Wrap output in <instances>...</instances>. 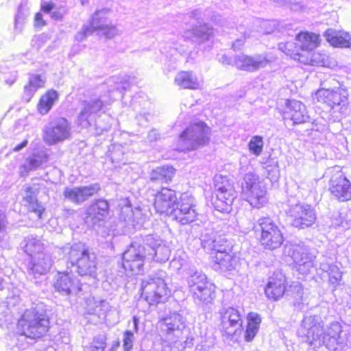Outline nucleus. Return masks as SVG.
<instances>
[{
    "mask_svg": "<svg viewBox=\"0 0 351 351\" xmlns=\"http://www.w3.org/2000/svg\"><path fill=\"white\" fill-rule=\"evenodd\" d=\"M295 42L285 41L278 44V49L291 59L300 64L315 66L325 64L324 56L314 50L320 47L322 39L319 34L300 31L295 35Z\"/></svg>",
    "mask_w": 351,
    "mask_h": 351,
    "instance_id": "1",
    "label": "nucleus"
},
{
    "mask_svg": "<svg viewBox=\"0 0 351 351\" xmlns=\"http://www.w3.org/2000/svg\"><path fill=\"white\" fill-rule=\"evenodd\" d=\"M16 328L19 335L37 341L47 336L51 319L46 311L32 307L23 311L17 320Z\"/></svg>",
    "mask_w": 351,
    "mask_h": 351,
    "instance_id": "2",
    "label": "nucleus"
},
{
    "mask_svg": "<svg viewBox=\"0 0 351 351\" xmlns=\"http://www.w3.org/2000/svg\"><path fill=\"white\" fill-rule=\"evenodd\" d=\"M203 248L210 254L213 265L223 271L235 270L239 258L233 251L231 243L221 236L208 238L203 241Z\"/></svg>",
    "mask_w": 351,
    "mask_h": 351,
    "instance_id": "3",
    "label": "nucleus"
},
{
    "mask_svg": "<svg viewBox=\"0 0 351 351\" xmlns=\"http://www.w3.org/2000/svg\"><path fill=\"white\" fill-rule=\"evenodd\" d=\"M252 232L257 243L264 250H276L284 243L285 237L282 230L269 216L260 217L254 223Z\"/></svg>",
    "mask_w": 351,
    "mask_h": 351,
    "instance_id": "4",
    "label": "nucleus"
},
{
    "mask_svg": "<svg viewBox=\"0 0 351 351\" xmlns=\"http://www.w3.org/2000/svg\"><path fill=\"white\" fill-rule=\"evenodd\" d=\"M67 264L76 269L80 276L96 278L97 276V261L86 244L77 243L72 245L67 256Z\"/></svg>",
    "mask_w": 351,
    "mask_h": 351,
    "instance_id": "5",
    "label": "nucleus"
},
{
    "mask_svg": "<svg viewBox=\"0 0 351 351\" xmlns=\"http://www.w3.org/2000/svg\"><path fill=\"white\" fill-rule=\"evenodd\" d=\"M210 128L204 121L191 123L179 135L178 143L181 152H191L208 144Z\"/></svg>",
    "mask_w": 351,
    "mask_h": 351,
    "instance_id": "6",
    "label": "nucleus"
},
{
    "mask_svg": "<svg viewBox=\"0 0 351 351\" xmlns=\"http://www.w3.org/2000/svg\"><path fill=\"white\" fill-rule=\"evenodd\" d=\"M211 204L215 209L221 213H229L236 198L234 184L226 176H216L213 182Z\"/></svg>",
    "mask_w": 351,
    "mask_h": 351,
    "instance_id": "7",
    "label": "nucleus"
},
{
    "mask_svg": "<svg viewBox=\"0 0 351 351\" xmlns=\"http://www.w3.org/2000/svg\"><path fill=\"white\" fill-rule=\"evenodd\" d=\"M140 295L149 306H156L166 302L171 292L163 278L152 276L142 281Z\"/></svg>",
    "mask_w": 351,
    "mask_h": 351,
    "instance_id": "8",
    "label": "nucleus"
},
{
    "mask_svg": "<svg viewBox=\"0 0 351 351\" xmlns=\"http://www.w3.org/2000/svg\"><path fill=\"white\" fill-rule=\"evenodd\" d=\"M110 19V10L100 9L96 10L90 17L88 23L83 25L78 36L81 40L84 39L94 32H100L106 38H112L117 34L116 27L107 22Z\"/></svg>",
    "mask_w": 351,
    "mask_h": 351,
    "instance_id": "9",
    "label": "nucleus"
},
{
    "mask_svg": "<svg viewBox=\"0 0 351 351\" xmlns=\"http://www.w3.org/2000/svg\"><path fill=\"white\" fill-rule=\"evenodd\" d=\"M147 255H156L154 246L131 243L123 254L122 266L126 271H138L143 268Z\"/></svg>",
    "mask_w": 351,
    "mask_h": 351,
    "instance_id": "10",
    "label": "nucleus"
},
{
    "mask_svg": "<svg viewBox=\"0 0 351 351\" xmlns=\"http://www.w3.org/2000/svg\"><path fill=\"white\" fill-rule=\"evenodd\" d=\"M219 329L228 338L239 336L243 330V315L240 311L230 306L219 312Z\"/></svg>",
    "mask_w": 351,
    "mask_h": 351,
    "instance_id": "11",
    "label": "nucleus"
},
{
    "mask_svg": "<svg viewBox=\"0 0 351 351\" xmlns=\"http://www.w3.org/2000/svg\"><path fill=\"white\" fill-rule=\"evenodd\" d=\"M241 193L252 208H261L267 203V191L261 186L258 176L249 173L244 177Z\"/></svg>",
    "mask_w": 351,
    "mask_h": 351,
    "instance_id": "12",
    "label": "nucleus"
},
{
    "mask_svg": "<svg viewBox=\"0 0 351 351\" xmlns=\"http://www.w3.org/2000/svg\"><path fill=\"white\" fill-rule=\"evenodd\" d=\"M328 191L339 202L351 200V182L341 169L334 167L330 170Z\"/></svg>",
    "mask_w": 351,
    "mask_h": 351,
    "instance_id": "13",
    "label": "nucleus"
},
{
    "mask_svg": "<svg viewBox=\"0 0 351 351\" xmlns=\"http://www.w3.org/2000/svg\"><path fill=\"white\" fill-rule=\"evenodd\" d=\"M167 216L182 225H187L195 221L198 213L195 209L194 198L187 193H182L179 201Z\"/></svg>",
    "mask_w": 351,
    "mask_h": 351,
    "instance_id": "14",
    "label": "nucleus"
},
{
    "mask_svg": "<svg viewBox=\"0 0 351 351\" xmlns=\"http://www.w3.org/2000/svg\"><path fill=\"white\" fill-rule=\"evenodd\" d=\"M292 226L298 229H304L313 226L316 221V213L309 204L298 203L291 205L287 211Z\"/></svg>",
    "mask_w": 351,
    "mask_h": 351,
    "instance_id": "15",
    "label": "nucleus"
},
{
    "mask_svg": "<svg viewBox=\"0 0 351 351\" xmlns=\"http://www.w3.org/2000/svg\"><path fill=\"white\" fill-rule=\"evenodd\" d=\"M190 287L193 298L202 304H210L216 298V286L205 274H195Z\"/></svg>",
    "mask_w": 351,
    "mask_h": 351,
    "instance_id": "16",
    "label": "nucleus"
},
{
    "mask_svg": "<svg viewBox=\"0 0 351 351\" xmlns=\"http://www.w3.org/2000/svg\"><path fill=\"white\" fill-rule=\"evenodd\" d=\"M55 291L63 295H77L82 291V284L71 272L58 271L53 285Z\"/></svg>",
    "mask_w": 351,
    "mask_h": 351,
    "instance_id": "17",
    "label": "nucleus"
},
{
    "mask_svg": "<svg viewBox=\"0 0 351 351\" xmlns=\"http://www.w3.org/2000/svg\"><path fill=\"white\" fill-rule=\"evenodd\" d=\"M281 114L283 119L291 121L294 125L304 124L310 119L304 104L296 99H287Z\"/></svg>",
    "mask_w": 351,
    "mask_h": 351,
    "instance_id": "18",
    "label": "nucleus"
},
{
    "mask_svg": "<svg viewBox=\"0 0 351 351\" xmlns=\"http://www.w3.org/2000/svg\"><path fill=\"white\" fill-rule=\"evenodd\" d=\"M289 287L285 274L282 271H275L269 278L264 289V293L267 299L277 301L284 297Z\"/></svg>",
    "mask_w": 351,
    "mask_h": 351,
    "instance_id": "19",
    "label": "nucleus"
},
{
    "mask_svg": "<svg viewBox=\"0 0 351 351\" xmlns=\"http://www.w3.org/2000/svg\"><path fill=\"white\" fill-rule=\"evenodd\" d=\"M178 201L175 190L162 187L155 193L153 205L157 213L168 215Z\"/></svg>",
    "mask_w": 351,
    "mask_h": 351,
    "instance_id": "20",
    "label": "nucleus"
},
{
    "mask_svg": "<svg viewBox=\"0 0 351 351\" xmlns=\"http://www.w3.org/2000/svg\"><path fill=\"white\" fill-rule=\"evenodd\" d=\"M110 213V204L104 199H97L88 206L84 218L86 223H90L93 226H100Z\"/></svg>",
    "mask_w": 351,
    "mask_h": 351,
    "instance_id": "21",
    "label": "nucleus"
},
{
    "mask_svg": "<svg viewBox=\"0 0 351 351\" xmlns=\"http://www.w3.org/2000/svg\"><path fill=\"white\" fill-rule=\"evenodd\" d=\"M101 190L99 184L82 186L75 188L66 187L64 190V197L75 204H80L89 197L97 195Z\"/></svg>",
    "mask_w": 351,
    "mask_h": 351,
    "instance_id": "22",
    "label": "nucleus"
},
{
    "mask_svg": "<svg viewBox=\"0 0 351 351\" xmlns=\"http://www.w3.org/2000/svg\"><path fill=\"white\" fill-rule=\"evenodd\" d=\"M71 128L67 121L63 119L55 125L47 128L43 133V141L48 145H54L68 139Z\"/></svg>",
    "mask_w": 351,
    "mask_h": 351,
    "instance_id": "23",
    "label": "nucleus"
},
{
    "mask_svg": "<svg viewBox=\"0 0 351 351\" xmlns=\"http://www.w3.org/2000/svg\"><path fill=\"white\" fill-rule=\"evenodd\" d=\"M317 101L333 108L340 105H345L348 97L343 89L330 90L325 88L319 89L315 94Z\"/></svg>",
    "mask_w": 351,
    "mask_h": 351,
    "instance_id": "24",
    "label": "nucleus"
},
{
    "mask_svg": "<svg viewBox=\"0 0 351 351\" xmlns=\"http://www.w3.org/2000/svg\"><path fill=\"white\" fill-rule=\"evenodd\" d=\"M329 45L335 48H350L351 34L343 29L328 28L323 34Z\"/></svg>",
    "mask_w": 351,
    "mask_h": 351,
    "instance_id": "25",
    "label": "nucleus"
},
{
    "mask_svg": "<svg viewBox=\"0 0 351 351\" xmlns=\"http://www.w3.org/2000/svg\"><path fill=\"white\" fill-rule=\"evenodd\" d=\"M160 330L166 335L173 334L176 330H178L181 327H184V321L179 313H171L158 321Z\"/></svg>",
    "mask_w": 351,
    "mask_h": 351,
    "instance_id": "26",
    "label": "nucleus"
},
{
    "mask_svg": "<svg viewBox=\"0 0 351 351\" xmlns=\"http://www.w3.org/2000/svg\"><path fill=\"white\" fill-rule=\"evenodd\" d=\"M270 61L265 57L258 56L257 58L250 56H238L236 63L238 69L243 71H254L265 66Z\"/></svg>",
    "mask_w": 351,
    "mask_h": 351,
    "instance_id": "27",
    "label": "nucleus"
},
{
    "mask_svg": "<svg viewBox=\"0 0 351 351\" xmlns=\"http://www.w3.org/2000/svg\"><path fill=\"white\" fill-rule=\"evenodd\" d=\"M262 322L260 314L256 312H249L246 315V325L244 330V340L252 341L258 333Z\"/></svg>",
    "mask_w": 351,
    "mask_h": 351,
    "instance_id": "28",
    "label": "nucleus"
},
{
    "mask_svg": "<svg viewBox=\"0 0 351 351\" xmlns=\"http://www.w3.org/2000/svg\"><path fill=\"white\" fill-rule=\"evenodd\" d=\"M176 169L171 165H164L153 169L149 174L152 182L169 183L173 181L176 174Z\"/></svg>",
    "mask_w": 351,
    "mask_h": 351,
    "instance_id": "29",
    "label": "nucleus"
},
{
    "mask_svg": "<svg viewBox=\"0 0 351 351\" xmlns=\"http://www.w3.org/2000/svg\"><path fill=\"white\" fill-rule=\"evenodd\" d=\"M175 83L182 89L197 90L200 83L192 71H181L176 76Z\"/></svg>",
    "mask_w": 351,
    "mask_h": 351,
    "instance_id": "30",
    "label": "nucleus"
},
{
    "mask_svg": "<svg viewBox=\"0 0 351 351\" xmlns=\"http://www.w3.org/2000/svg\"><path fill=\"white\" fill-rule=\"evenodd\" d=\"M26 192L32 193V188H27ZM23 200L25 202V207L26 208L27 213L29 214H35L38 220L43 219L46 209L38 200L36 197L33 194H29L25 196Z\"/></svg>",
    "mask_w": 351,
    "mask_h": 351,
    "instance_id": "31",
    "label": "nucleus"
},
{
    "mask_svg": "<svg viewBox=\"0 0 351 351\" xmlns=\"http://www.w3.org/2000/svg\"><path fill=\"white\" fill-rule=\"evenodd\" d=\"M58 92L54 89H49L42 95L36 106L39 114L42 115L47 114L54 103L58 99Z\"/></svg>",
    "mask_w": 351,
    "mask_h": 351,
    "instance_id": "32",
    "label": "nucleus"
},
{
    "mask_svg": "<svg viewBox=\"0 0 351 351\" xmlns=\"http://www.w3.org/2000/svg\"><path fill=\"white\" fill-rule=\"evenodd\" d=\"M45 86V80L41 75H32L29 77L27 84L24 86V93L29 97L27 100L29 101L38 89Z\"/></svg>",
    "mask_w": 351,
    "mask_h": 351,
    "instance_id": "33",
    "label": "nucleus"
},
{
    "mask_svg": "<svg viewBox=\"0 0 351 351\" xmlns=\"http://www.w3.org/2000/svg\"><path fill=\"white\" fill-rule=\"evenodd\" d=\"M43 243L39 240L33 238L27 240L24 245V251L32 258L40 254H43Z\"/></svg>",
    "mask_w": 351,
    "mask_h": 351,
    "instance_id": "34",
    "label": "nucleus"
},
{
    "mask_svg": "<svg viewBox=\"0 0 351 351\" xmlns=\"http://www.w3.org/2000/svg\"><path fill=\"white\" fill-rule=\"evenodd\" d=\"M107 345V336L99 334L93 337L89 346L86 347V351H105Z\"/></svg>",
    "mask_w": 351,
    "mask_h": 351,
    "instance_id": "35",
    "label": "nucleus"
},
{
    "mask_svg": "<svg viewBox=\"0 0 351 351\" xmlns=\"http://www.w3.org/2000/svg\"><path fill=\"white\" fill-rule=\"evenodd\" d=\"M248 148L251 153L255 156H259L263 148V138L260 136H254L248 143Z\"/></svg>",
    "mask_w": 351,
    "mask_h": 351,
    "instance_id": "36",
    "label": "nucleus"
},
{
    "mask_svg": "<svg viewBox=\"0 0 351 351\" xmlns=\"http://www.w3.org/2000/svg\"><path fill=\"white\" fill-rule=\"evenodd\" d=\"M103 107V102L99 99H95L84 104L82 110V114H90L98 112Z\"/></svg>",
    "mask_w": 351,
    "mask_h": 351,
    "instance_id": "37",
    "label": "nucleus"
},
{
    "mask_svg": "<svg viewBox=\"0 0 351 351\" xmlns=\"http://www.w3.org/2000/svg\"><path fill=\"white\" fill-rule=\"evenodd\" d=\"M134 334L130 330H126L123 333V346L125 351H130L133 348Z\"/></svg>",
    "mask_w": 351,
    "mask_h": 351,
    "instance_id": "38",
    "label": "nucleus"
},
{
    "mask_svg": "<svg viewBox=\"0 0 351 351\" xmlns=\"http://www.w3.org/2000/svg\"><path fill=\"white\" fill-rule=\"evenodd\" d=\"M47 25L45 20L40 12H38L34 14V25L35 27L41 28Z\"/></svg>",
    "mask_w": 351,
    "mask_h": 351,
    "instance_id": "39",
    "label": "nucleus"
},
{
    "mask_svg": "<svg viewBox=\"0 0 351 351\" xmlns=\"http://www.w3.org/2000/svg\"><path fill=\"white\" fill-rule=\"evenodd\" d=\"M56 5L52 1L43 2L40 6V11L44 13H50L54 8Z\"/></svg>",
    "mask_w": 351,
    "mask_h": 351,
    "instance_id": "40",
    "label": "nucleus"
},
{
    "mask_svg": "<svg viewBox=\"0 0 351 351\" xmlns=\"http://www.w3.org/2000/svg\"><path fill=\"white\" fill-rule=\"evenodd\" d=\"M28 143V141L27 139L23 140L21 143H20L19 145H16L12 149V152H16L21 150V149L24 148L27 146Z\"/></svg>",
    "mask_w": 351,
    "mask_h": 351,
    "instance_id": "41",
    "label": "nucleus"
},
{
    "mask_svg": "<svg viewBox=\"0 0 351 351\" xmlns=\"http://www.w3.org/2000/svg\"><path fill=\"white\" fill-rule=\"evenodd\" d=\"M246 37L244 36L243 38H238L232 44L233 48H237L240 46H243L245 42Z\"/></svg>",
    "mask_w": 351,
    "mask_h": 351,
    "instance_id": "42",
    "label": "nucleus"
},
{
    "mask_svg": "<svg viewBox=\"0 0 351 351\" xmlns=\"http://www.w3.org/2000/svg\"><path fill=\"white\" fill-rule=\"evenodd\" d=\"M120 346V342L119 341H114L110 348L109 349V351H117L119 347Z\"/></svg>",
    "mask_w": 351,
    "mask_h": 351,
    "instance_id": "43",
    "label": "nucleus"
},
{
    "mask_svg": "<svg viewBox=\"0 0 351 351\" xmlns=\"http://www.w3.org/2000/svg\"><path fill=\"white\" fill-rule=\"evenodd\" d=\"M132 321L134 323V329L136 332H137L138 330V322H139L138 318L136 316H134L132 317Z\"/></svg>",
    "mask_w": 351,
    "mask_h": 351,
    "instance_id": "44",
    "label": "nucleus"
},
{
    "mask_svg": "<svg viewBox=\"0 0 351 351\" xmlns=\"http://www.w3.org/2000/svg\"><path fill=\"white\" fill-rule=\"evenodd\" d=\"M51 17L53 19L58 20V19H61L62 18V16L60 14L53 13L51 15Z\"/></svg>",
    "mask_w": 351,
    "mask_h": 351,
    "instance_id": "45",
    "label": "nucleus"
},
{
    "mask_svg": "<svg viewBox=\"0 0 351 351\" xmlns=\"http://www.w3.org/2000/svg\"><path fill=\"white\" fill-rule=\"evenodd\" d=\"M87 1H88V0H84L82 2V3H84L87 2Z\"/></svg>",
    "mask_w": 351,
    "mask_h": 351,
    "instance_id": "46",
    "label": "nucleus"
},
{
    "mask_svg": "<svg viewBox=\"0 0 351 351\" xmlns=\"http://www.w3.org/2000/svg\"><path fill=\"white\" fill-rule=\"evenodd\" d=\"M1 282H2V280L0 279V285H1Z\"/></svg>",
    "mask_w": 351,
    "mask_h": 351,
    "instance_id": "47",
    "label": "nucleus"
}]
</instances>
